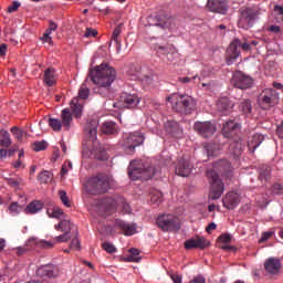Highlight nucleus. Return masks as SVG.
Listing matches in <instances>:
<instances>
[{"instance_id":"1","label":"nucleus","mask_w":283,"mask_h":283,"mask_svg":"<svg viewBox=\"0 0 283 283\" xmlns=\"http://www.w3.org/2000/svg\"><path fill=\"white\" fill-rule=\"evenodd\" d=\"M88 76L96 85L93 88L95 94L102 97H107L111 94V86L116 80V70L108 64H101L94 71H91Z\"/></svg>"},{"instance_id":"2","label":"nucleus","mask_w":283,"mask_h":283,"mask_svg":"<svg viewBox=\"0 0 283 283\" xmlns=\"http://www.w3.org/2000/svg\"><path fill=\"white\" fill-rule=\"evenodd\" d=\"M231 163L228 159H220L213 163L212 169L206 171V177L210 185L209 198L218 200L222 197L226 188L223 181L220 179V174H230Z\"/></svg>"},{"instance_id":"3","label":"nucleus","mask_w":283,"mask_h":283,"mask_svg":"<svg viewBox=\"0 0 283 283\" xmlns=\"http://www.w3.org/2000/svg\"><path fill=\"white\" fill-rule=\"evenodd\" d=\"M99 122L98 119H90L84 126V134L88 139V143L83 146L82 156L88 157L92 153L97 160L105 161L107 160V153L102 146L97 147V129Z\"/></svg>"},{"instance_id":"4","label":"nucleus","mask_w":283,"mask_h":283,"mask_svg":"<svg viewBox=\"0 0 283 283\" xmlns=\"http://www.w3.org/2000/svg\"><path fill=\"white\" fill-rule=\"evenodd\" d=\"M112 186V177L108 175H104L103 172H98L94 177H90V179L84 184L85 191L91 196H99L106 193Z\"/></svg>"},{"instance_id":"5","label":"nucleus","mask_w":283,"mask_h":283,"mask_svg":"<svg viewBox=\"0 0 283 283\" xmlns=\"http://www.w3.org/2000/svg\"><path fill=\"white\" fill-rule=\"evenodd\" d=\"M167 102L172 104V109L178 114H192L196 108V102L189 95L174 93L167 97Z\"/></svg>"},{"instance_id":"6","label":"nucleus","mask_w":283,"mask_h":283,"mask_svg":"<svg viewBox=\"0 0 283 283\" xmlns=\"http://www.w3.org/2000/svg\"><path fill=\"white\" fill-rule=\"evenodd\" d=\"M156 175L153 166L145 165L142 160H132L128 167V176L132 180H148Z\"/></svg>"},{"instance_id":"7","label":"nucleus","mask_w":283,"mask_h":283,"mask_svg":"<svg viewBox=\"0 0 283 283\" xmlns=\"http://www.w3.org/2000/svg\"><path fill=\"white\" fill-rule=\"evenodd\" d=\"M260 15H261V10L259 8H241L239 10V20H238L239 29L250 30L259 20Z\"/></svg>"},{"instance_id":"8","label":"nucleus","mask_w":283,"mask_h":283,"mask_svg":"<svg viewBox=\"0 0 283 283\" xmlns=\"http://www.w3.org/2000/svg\"><path fill=\"white\" fill-rule=\"evenodd\" d=\"M88 80H86L78 90V97H73L70 102L72 114L75 118H81L84 109V99L90 96Z\"/></svg>"},{"instance_id":"9","label":"nucleus","mask_w":283,"mask_h":283,"mask_svg":"<svg viewBox=\"0 0 283 283\" xmlns=\"http://www.w3.org/2000/svg\"><path fill=\"white\" fill-rule=\"evenodd\" d=\"M61 118H62V120L59 118H50L49 119V125L55 133H60L62 130V128H64V130H66V132L70 130L72 123H73V115H72L70 108L62 109Z\"/></svg>"},{"instance_id":"10","label":"nucleus","mask_w":283,"mask_h":283,"mask_svg":"<svg viewBox=\"0 0 283 283\" xmlns=\"http://www.w3.org/2000/svg\"><path fill=\"white\" fill-rule=\"evenodd\" d=\"M144 139L145 138L140 132L124 134L123 147H124L126 155H133L135 153V148L143 145Z\"/></svg>"},{"instance_id":"11","label":"nucleus","mask_w":283,"mask_h":283,"mask_svg":"<svg viewBox=\"0 0 283 283\" xmlns=\"http://www.w3.org/2000/svg\"><path fill=\"white\" fill-rule=\"evenodd\" d=\"M279 93L273 88H265L258 98V104L262 109H270L279 103Z\"/></svg>"},{"instance_id":"12","label":"nucleus","mask_w":283,"mask_h":283,"mask_svg":"<svg viewBox=\"0 0 283 283\" xmlns=\"http://www.w3.org/2000/svg\"><path fill=\"white\" fill-rule=\"evenodd\" d=\"M240 48L244 52H248L252 49L249 42L242 43L240 39H234L227 50V63L229 65L233 64V61H235L240 56Z\"/></svg>"},{"instance_id":"13","label":"nucleus","mask_w":283,"mask_h":283,"mask_svg":"<svg viewBox=\"0 0 283 283\" xmlns=\"http://www.w3.org/2000/svg\"><path fill=\"white\" fill-rule=\"evenodd\" d=\"M157 226L161 231H178L180 229L179 219L174 214L158 217Z\"/></svg>"},{"instance_id":"14","label":"nucleus","mask_w":283,"mask_h":283,"mask_svg":"<svg viewBox=\"0 0 283 283\" xmlns=\"http://www.w3.org/2000/svg\"><path fill=\"white\" fill-rule=\"evenodd\" d=\"M193 129L202 138H210L217 133V125L211 122H196Z\"/></svg>"},{"instance_id":"15","label":"nucleus","mask_w":283,"mask_h":283,"mask_svg":"<svg viewBox=\"0 0 283 283\" xmlns=\"http://www.w3.org/2000/svg\"><path fill=\"white\" fill-rule=\"evenodd\" d=\"M231 83L240 90H247L252 86L253 80L250 76L244 75L242 72H237L233 74Z\"/></svg>"},{"instance_id":"16","label":"nucleus","mask_w":283,"mask_h":283,"mask_svg":"<svg viewBox=\"0 0 283 283\" xmlns=\"http://www.w3.org/2000/svg\"><path fill=\"white\" fill-rule=\"evenodd\" d=\"M193 169V165L190 163L187 158H179L177 161V166L175 168V174L179 177H188L190 176L191 171Z\"/></svg>"},{"instance_id":"17","label":"nucleus","mask_w":283,"mask_h":283,"mask_svg":"<svg viewBox=\"0 0 283 283\" xmlns=\"http://www.w3.org/2000/svg\"><path fill=\"white\" fill-rule=\"evenodd\" d=\"M207 9L212 13L226 14L229 10V3L226 0H208Z\"/></svg>"},{"instance_id":"18","label":"nucleus","mask_w":283,"mask_h":283,"mask_svg":"<svg viewBox=\"0 0 283 283\" xmlns=\"http://www.w3.org/2000/svg\"><path fill=\"white\" fill-rule=\"evenodd\" d=\"M239 132H240V124L233 120H229L224 123L221 130L222 136L227 139L233 138L234 136L238 135Z\"/></svg>"},{"instance_id":"19","label":"nucleus","mask_w":283,"mask_h":283,"mask_svg":"<svg viewBox=\"0 0 283 283\" xmlns=\"http://www.w3.org/2000/svg\"><path fill=\"white\" fill-rule=\"evenodd\" d=\"M210 245V243L206 240V238L197 237L196 239H189L185 242V249H200L205 250Z\"/></svg>"},{"instance_id":"20","label":"nucleus","mask_w":283,"mask_h":283,"mask_svg":"<svg viewBox=\"0 0 283 283\" xmlns=\"http://www.w3.org/2000/svg\"><path fill=\"white\" fill-rule=\"evenodd\" d=\"M36 273L42 277H56L59 275V268L54 264L42 265L38 269Z\"/></svg>"},{"instance_id":"21","label":"nucleus","mask_w":283,"mask_h":283,"mask_svg":"<svg viewBox=\"0 0 283 283\" xmlns=\"http://www.w3.org/2000/svg\"><path fill=\"white\" fill-rule=\"evenodd\" d=\"M166 132L175 138L182 137V128L176 120H168L165 123Z\"/></svg>"},{"instance_id":"22","label":"nucleus","mask_w":283,"mask_h":283,"mask_svg":"<svg viewBox=\"0 0 283 283\" xmlns=\"http://www.w3.org/2000/svg\"><path fill=\"white\" fill-rule=\"evenodd\" d=\"M156 27L161 29H172L175 27V20L169 14H158L156 17Z\"/></svg>"},{"instance_id":"23","label":"nucleus","mask_w":283,"mask_h":283,"mask_svg":"<svg viewBox=\"0 0 283 283\" xmlns=\"http://www.w3.org/2000/svg\"><path fill=\"white\" fill-rule=\"evenodd\" d=\"M222 203L224 208H228L229 210L235 209L240 205V197L238 193L229 192L223 199Z\"/></svg>"},{"instance_id":"24","label":"nucleus","mask_w":283,"mask_h":283,"mask_svg":"<svg viewBox=\"0 0 283 283\" xmlns=\"http://www.w3.org/2000/svg\"><path fill=\"white\" fill-rule=\"evenodd\" d=\"M102 207L107 213H113L116 211V208L118 207V197L112 198V197H106L103 198L101 201Z\"/></svg>"},{"instance_id":"25","label":"nucleus","mask_w":283,"mask_h":283,"mask_svg":"<svg viewBox=\"0 0 283 283\" xmlns=\"http://www.w3.org/2000/svg\"><path fill=\"white\" fill-rule=\"evenodd\" d=\"M265 270L269 274H277L281 270L280 260L274 258H269L265 262Z\"/></svg>"},{"instance_id":"26","label":"nucleus","mask_w":283,"mask_h":283,"mask_svg":"<svg viewBox=\"0 0 283 283\" xmlns=\"http://www.w3.org/2000/svg\"><path fill=\"white\" fill-rule=\"evenodd\" d=\"M122 102L124 103V106L127 108L136 107L140 101V98L134 94H127L124 93L120 96Z\"/></svg>"},{"instance_id":"27","label":"nucleus","mask_w":283,"mask_h":283,"mask_svg":"<svg viewBox=\"0 0 283 283\" xmlns=\"http://www.w3.org/2000/svg\"><path fill=\"white\" fill-rule=\"evenodd\" d=\"M115 227L124 231V235H134L136 227L134 224L127 223L120 219L115 221Z\"/></svg>"},{"instance_id":"28","label":"nucleus","mask_w":283,"mask_h":283,"mask_svg":"<svg viewBox=\"0 0 283 283\" xmlns=\"http://www.w3.org/2000/svg\"><path fill=\"white\" fill-rule=\"evenodd\" d=\"M264 136L262 134H254L249 140H248V147L249 150L254 153L255 149L263 143Z\"/></svg>"},{"instance_id":"29","label":"nucleus","mask_w":283,"mask_h":283,"mask_svg":"<svg viewBox=\"0 0 283 283\" xmlns=\"http://www.w3.org/2000/svg\"><path fill=\"white\" fill-rule=\"evenodd\" d=\"M243 146L241 140H233L229 146V151L234 158H239L242 155Z\"/></svg>"},{"instance_id":"30","label":"nucleus","mask_w":283,"mask_h":283,"mask_svg":"<svg viewBox=\"0 0 283 283\" xmlns=\"http://www.w3.org/2000/svg\"><path fill=\"white\" fill-rule=\"evenodd\" d=\"M44 83L50 87L56 84V71L53 67L44 72Z\"/></svg>"},{"instance_id":"31","label":"nucleus","mask_w":283,"mask_h":283,"mask_svg":"<svg viewBox=\"0 0 283 283\" xmlns=\"http://www.w3.org/2000/svg\"><path fill=\"white\" fill-rule=\"evenodd\" d=\"M233 106L231 105V102L229 98H221L217 102V109L221 113V114H229V112H231V108Z\"/></svg>"},{"instance_id":"32","label":"nucleus","mask_w":283,"mask_h":283,"mask_svg":"<svg viewBox=\"0 0 283 283\" xmlns=\"http://www.w3.org/2000/svg\"><path fill=\"white\" fill-rule=\"evenodd\" d=\"M6 182L15 191L20 190L24 186L22 177H6Z\"/></svg>"},{"instance_id":"33","label":"nucleus","mask_w":283,"mask_h":283,"mask_svg":"<svg viewBox=\"0 0 283 283\" xmlns=\"http://www.w3.org/2000/svg\"><path fill=\"white\" fill-rule=\"evenodd\" d=\"M102 133L105 135H116L118 134V127L115 122H105L102 125Z\"/></svg>"},{"instance_id":"34","label":"nucleus","mask_w":283,"mask_h":283,"mask_svg":"<svg viewBox=\"0 0 283 283\" xmlns=\"http://www.w3.org/2000/svg\"><path fill=\"white\" fill-rule=\"evenodd\" d=\"M48 214H49L50 218H55V219H60V220H63L64 218L67 217L64 213V211L59 207L49 208L48 209Z\"/></svg>"},{"instance_id":"35","label":"nucleus","mask_w":283,"mask_h":283,"mask_svg":"<svg viewBox=\"0 0 283 283\" xmlns=\"http://www.w3.org/2000/svg\"><path fill=\"white\" fill-rule=\"evenodd\" d=\"M219 150H220V146L218 144L208 143L205 145V151L208 157L217 156Z\"/></svg>"},{"instance_id":"36","label":"nucleus","mask_w":283,"mask_h":283,"mask_svg":"<svg viewBox=\"0 0 283 283\" xmlns=\"http://www.w3.org/2000/svg\"><path fill=\"white\" fill-rule=\"evenodd\" d=\"M271 176V168L269 165H261L259 168V179L261 181L265 180L268 181Z\"/></svg>"},{"instance_id":"37","label":"nucleus","mask_w":283,"mask_h":283,"mask_svg":"<svg viewBox=\"0 0 283 283\" xmlns=\"http://www.w3.org/2000/svg\"><path fill=\"white\" fill-rule=\"evenodd\" d=\"M11 139L8 130H0V147L10 148Z\"/></svg>"},{"instance_id":"38","label":"nucleus","mask_w":283,"mask_h":283,"mask_svg":"<svg viewBox=\"0 0 283 283\" xmlns=\"http://www.w3.org/2000/svg\"><path fill=\"white\" fill-rule=\"evenodd\" d=\"M120 33H123V24L115 27L112 34V41L115 42L118 49H120Z\"/></svg>"},{"instance_id":"39","label":"nucleus","mask_w":283,"mask_h":283,"mask_svg":"<svg viewBox=\"0 0 283 283\" xmlns=\"http://www.w3.org/2000/svg\"><path fill=\"white\" fill-rule=\"evenodd\" d=\"M239 109L240 112H242V114H245V116H249V114H251L252 112V105L250 99H242L240 102Z\"/></svg>"},{"instance_id":"40","label":"nucleus","mask_w":283,"mask_h":283,"mask_svg":"<svg viewBox=\"0 0 283 283\" xmlns=\"http://www.w3.org/2000/svg\"><path fill=\"white\" fill-rule=\"evenodd\" d=\"M139 250L132 248L129 249V255L127 256V262L139 263L142 261V256H139Z\"/></svg>"},{"instance_id":"41","label":"nucleus","mask_w":283,"mask_h":283,"mask_svg":"<svg viewBox=\"0 0 283 283\" xmlns=\"http://www.w3.org/2000/svg\"><path fill=\"white\" fill-rule=\"evenodd\" d=\"M43 209V203L40 201H33L27 207V212L30 214H34Z\"/></svg>"},{"instance_id":"42","label":"nucleus","mask_w":283,"mask_h":283,"mask_svg":"<svg viewBox=\"0 0 283 283\" xmlns=\"http://www.w3.org/2000/svg\"><path fill=\"white\" fill-rule=\"evenodd\" d=\"M61 226H62V232L63 233H71L74 224L71 222V220L67 218V216L65 218L61 219Z\"/></svg>"},{"instance_id":"43","label":"nucleus","mask_w":283,"mask_h":283,"mask_svg":"<svg viewBox=\"0 0 283 283\" xmlns=\"http://www.w3.org/2000/svg\"><path fill=\"white\" fill-rule=\"evenodd\" d=\"M117 207H119L124 213H130L132 212V209H130L129 205L127 203V201L123 197H117Z\"/></svg>"},{"instance_id":"44","label":"nucleus","mask_w":283,"mask_h":283,"mask_svg":"<svg viewBox=\"0 0 283 283\" xmlns=\"http://www.w3.org/2000/svg\"><path fill=\"white\" fill-rule=\"evenodd\" d=\"M38 179L40 180L41 184H48L52 181L53 175L49 172V170H43V172H40Z\"/></svg>"},{"instance_id":"45","label":"nucleus","mask_w":283,"mask_h":283,"mask_svg":"<svg viewBox=\"0 0 283 283\" xmlns=\"http://www.w3.org/2000/svg\"><path fill=\"white\" fill-rule=\"evenodd\" d=\"M150 201L151 203L159 206L160 202L163 201V193L158 190L153 191L150 193Z\"/></svg>"},{"instance_id":"46","label":"nucleus","mask_w":283,"mask_h":283,"mask_svg":"<svg viewBox=\"0 0 283 283\" xmlns=\"http://www.w3.org/2000/svg\"><path fill=\"white\" fill-rule=\"evenodd\" d=\"M140 71H142V67L139 65L132 64L129 65L127 73L132 76H138Z\"/></svg>"},{"instance_id":"47","label":"nucleus","mask_w":283,"mask_h":283,"mask_svg":"<svg viewBox=\"0 0 283 283\" xmlns=\"http://www.w3.org/2000/svg\"><path fill=\"white\" fill-rule=\"evenodd\" d=\"M46 147H48V144H46L44 140H42V142H35V143L33 144V149H34V151H36V153L42 151V150H45Z\"/></svg>"},{"instance_id":"48","label":"nucleus","mask_w":283,"mask_h":283,"mask_svg":"<svg viewBox=\"0 0 283 283\" xmlns=\"http://www.w3.org/2000/svg\"><path fill=\"white\" fill-rule=\"evenodd\" d=\"M57 195H60V200H62V203H64V206L70 208L71 207V202L69 200L66 191L61 190L60 192H57Z\"/></svg>"},{"instance_id":"49","label":"nucleus","mask_w":283,"mask_h":283,"mask_svg":"<svg viewBox=\"0 0 283 283\" xmlns=\"http://www.w3.org/2000/svg\"><path fill=\"white\" fill-rule=\"evenodd\" d=\"M155 50L160 55H167L169 53V46L168 45L156 44Z\"/></svg>"},{"instance_id":"50","label":"nucleus","mask_w":283,"mask_h":283,"mask_svg":"<svg viewBox=\"0 0 283 283\" xmlns=\"http://www.w3.org/2000/svg\"><path fill=\"white\" fill-rule=\"evenodd\" d=\"M102 248L105 252L113 254L116 252V247L109 242H105L102 244Z\"/></svg>"},{"instance_id":"51","label":"nucleus","mask_w":283,"mask_h":283,"mask_svg":"<svg viewBox=\"0 0 283 283\" xmlns=\"http://www.w3.org/2000/svg\"><path fill=\"white\" fill-rule=\"evenodd\" d=\"M71 239L69 232H64V234L57 235L55 238L56 243H66Z\"/></svg>"},{"instance_id":"52","label":"nucleus","mask_w":283,"mask_h":283,"mask_svg":"<svg viewBox=\"0 0 283 283\" xmlns=\"http://www.w3.org/2000/svg\"><path fill=\"white\" fill-rule=\"evenodd\" d=\"M11 133L13 134V136L15 137V139H18L19 142L22 140V137H23V132L18 128V127H12L11 128Z\"/></svg>"},{"instance_id":"53","label":"nucleus","mask_w":283,"mask_h":283,"mask_svg":"<svg viewBox=\"0 0 283 283\" xmlns=\"http://www.w3.org/2000/svg\"><path fill=\"white\" fill-rule=\"evenodd\" d=\"M39 247L45 250H50L54 248V242L42 240L39 243Z\"/></svg>"},{"instance_id":"54","label":"nucleus","mask_w":283,"mask_h":283,"mask_svg":"<svg viewBox=\"0 0 283 283\" xmlns=\"http://www.w3.org/2000/svg\"><path fill=\"white\" fill-rule=\"evenodd\" d=\"M57 30V24L54 21H50V27L45 30V36L51 35L52 32Z\"/></svg>"},{"instance_id":"55","label":"nucleus","mask_w":283,"mask_h":283,"mask_svg":"<svg viewBox=\"0 0 283 283\" xmlns=\"http://www.w3.org/2000/svg\"><path fill=\"white\" fill-rule=\"evenodd\" d=\"M97 34H98V32H97L96 29L87 28L85 33H84V38H90V36L96 38Z\"/></svg>"},{"instance_id":"56","label":"nucleus","mask_w":283,"mask_h":283,"mask_svg":"<svg viewBox=\"0 0 283 283\" xmlns=\"http://www.w3.org/2000/svg\"><path fill=\"white\" fill-rule=\"evenodd\" d=\"M70 249H72V250H80L81 249V241L76 237L74 239H72L71 244H70Z\"/></svg>"},{"instance_id":"57","label":"nucleus","mask_w":283,"mask_h":283,"mask_svg":"<svg viewBox=\"0 0 283 283\" xmlns=\"http://www.w3.org/2000/svg\"><path fill=\"white\" fill-rule=\"evenodd\" d=\"M9 211H10V213H12V216H17L19 213V205H18V202H12L9 206Z\"/></svg>"},{"instance_id":"58","label":"nucleus","mask_w":283,"mask_h":283,"mask_svg":"<svg viewBox=\"0 0 283 283\" xmlns=\"http://www.w3.org/2000/svg\"><path fill=\"white\" fill-rule=\"evenodd\" d=\"M221 243L228 244L231 242V234L224 233L219 237Z\"/></svg>"},{"instance_id":"59","label":"nucleus","mask_w":283,"mask_h":283,"mask_svg":"<svg viewBox=\"0 0 283 283\" xmlns=\"http://www.w3.org/2000/svg\"><path fill=\"white\" fill-rule=\"evenodd\" d=\"M20 7H21V3L18 2V1H14V2H12L11 6H9L8 12H9V13H13V12L18 11V9H19Z\"/></svg>"},{"instance_id":"60","label":"nucleus","mask_w":283,"mask_h":283,"mask_svg":"<svg viewBox=\"0 0 283 283\" xmlns=\"http://www.w3.org/2000/svg\"><path fill=\"white\" fill-rule=\"evenodd\" d=\"M272 191L275 193V195H283V186L280 185V184H275L272 188Z\"/></svg>"},{"instance_id":"61","label":"nucleus","mask_w":283,"mask_h":283,"mask_svg":"<svg viewBox=\"0 0 283 283\" xmlns=\"http://www.w3.org/2000/svg\"><path fill=\"white\" fill-rule=\"evenodd\" d=\"M198 78V75H195L192 77H179V82L184 83V84H189L192 81H196Z\"/></svg>"},{"instance_id":"62","label":"nucleus","mask_w":283,"mask_h":283,"mask_svg":"<svg viewBox=\"0 0 283 283\" xmlns=\"http://www.w3.org/2000/svg\"><path fill=\"white\" fill-rule=\"evenodd\" d=\"M189 283H206V279L202 275H197L196 277L190 280Z\"/></svg>"},{"instance_id":"63","label":"nucleus","mask_w":283,"mask_h":283,"mask_svg":"<svg viewBox=\"0 0 283 283\" xmlns=\"http://www.w3.org/2000/svg\"><path fill=\"white\" fill-rule=\"evenodd\" d=\"M170 277L172 280V283H182V276L177 273H172Z\"/></svg>"},{"instance_id":"64","label":"nucleus","mask_w":283,"mask_h":283,"mask_svg":"<svg viewBox=\"0 0 283 283\" xmlns=\"http://www.w3.org/2000/svg\"><path fill=\"white\" fill-rule=\"evenodd\" d=\"M271 235H273L272 232H263V233H262V238L260 239V243H264V242H266L268 240H270Z\"/></svg>"}]
</instances>
